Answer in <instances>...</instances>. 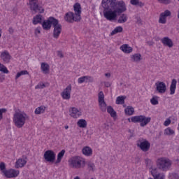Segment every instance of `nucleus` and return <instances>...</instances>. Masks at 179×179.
<instances>
[{"label": "nucleus", "instance_id": "7", "mask_svg": "<svg viewBox=\"0 0 179 179\" xmlns=\"http://www.w3.org/2000/svg\"><path fill=\"white\" fill-rule=\"evenodd\" d=\"M52 27H54L53 37L54 38H58V37H59V35L62 31V25L59 24V21H58V20H56Z\"/></svg>", "mask_w": 179, "mask_h": 179}, {"label": "nucleus", "instance_id": "15", "mask_svg": "<svg viewBox=\"0 0 179 179\" xmlns=\"http://www.w3.org/2000/svg\"><path fill=\"white\" fill-rule=\"evenodd\" d=\"M73 9L76 15V20H80L82 17L80 15L82 14V7L80 6V3H76L73 6Z\"/></svg>", "mask_w": 179, "mask_h": 179}, {"label": "nucleus", "instance_id": "21", "mask_svg": "<svg viewBox=\"0 0 179 179\" xmlns=\"http://www.w3.org/2000/svg\"><path fill=\"white\" fill-rule=\"evenodd\" d=\"M120 50L125 54H131L134 49L129 45L124 44L120 46Z\"/></svg>", "mask_w": 179, "mask_h": 179}, {"label": "nucleus", "instance_id": "52", "mask_svg": "<svg viewBox=\"0 0 179 179\" xmlns=\"http://www.w3.org/2000/svg\"><path fill=\"white\" fill-rule=\"evenodd\" d=\"M145 162L146 166H150V163H152V161L147 158L145 159Z\"/></svg>", "mask_w": 179, "mask_h": 179}, {"label": "nucleus", "instance_id": "5", "mask_svg": "<svg viewBox=\"0 0 179 179\" xmlns=\"http://www.w3.org/2000/svg\"><path fill=\"white\" fill-rule=\"evenodd\" d=\"M157 166L159 170L167 171L171 167V161L167 158H159L157 160Z\"/></svg>", "mask_w": 179, "mask_h": 179}, {"label": "nucleus", "instance_id": "55", "mask_svg": "<svg viewBox=\"0 0 179 179\" xmlns=\"http://www.w3.org/2000/svg\"><path fill=\"white\" fill-rule=\"evenodd\" d=\"M104 86L106 87H110V86H111V83H110V82H105L104 83Z\"/></svg>", "mask_w": 179, "mask_h": 179}, {"label": "nucleus", "instance_id": "13", "mask_svg": "<svg viewBox=\"0 0 179 179\" xmlns=\"http://www.w3.org/2000/svg\"><path fill=\"white\" fill-rule=\"evenodd\" d=\"M3 173L4 174L6 178H15L19 176V171H16L15 169H9L3 171Z\"/></svg>", "mask_w": 179, "mask_h": 179}, {"label": "nucleus", "instance_id": "61", "mask_svg": "<svg viewBox=\"0 0 179 179\" xmlns=\"http://www.w3.org/2000/svg\"><path fill=\"white\" fill-rule=\"evenodd\" d=\"M74 179H80V178L79 176H76L74 178Z\"/></svg>", "mask_w": 179, "mask_h": 179}, {"label": "nucleus", "instance_id": "34", "mask_svg": "<svg viewBox=\"0 0 179 179\" xmlns=\"http://www.w3.org/2000/svg\"><path fill=\"white\" fill-rule=\"evenodd\" d=\"M122 30H124L122 27H117L113 31H111L110 36H114V34H117V33H122Z\"/></svg>", "mask_w": 179, "mask_h": 179}, {"label": "nucleus", "instance_id": "9", "mask_svg": "<svg viewBox=\"0 0 179 179\" xmlns=\"http://www.w3.org/2000/svg\"><path fill=\"white\" fill-rule=\"evenodd\" d=\"M55 152H54V151L51 150L45 151L43 155L44 159L45 160V162H48V163H54V162H55Z\"/></svg>", "mask_w": 179, "mask_h": 179}, {"label": "nucleus", "instance_id": "63", "mask_svg": "<svg viewBox=\"0 0 179 179\" xmlns=\"http://www.w3.org/2000/svg\"><path fill=\"white\" fill-rule=\"evenodd\" d=\"M1 65H3V64H1L0 63V66H1Z\"/></svg>", "mask_w": 179, "mask_h": 179}, {"label": "nucleus", "instance_id": "42", "mask_svg": "<svg viewBox=\"0 0 179 179\" xmlns=\"http://www.w3.org/2000/svg\"><path fill=\"white\" fill-rule=\"evenodd\" d=\"M150 103L151 104H152V106H157V104H159V101L157 100V99L153 97L150 99Z\"/></svg>", "mask_w": 179, "mask_h": 179}, {"label": "nucleus", "instance_id": "36", "mask_svg": "<svg viewBox=\"0 0 179 179\" xmlns=\"http://www.w3.org/2000/svg\"><path fill=\"white\" fill-rule=\"evenodd\" d=\"M164 135L171 136L174 135L175 132L174 130H173L171 128L168 127L164 130Z\"/></svg>", "mask_w": 179, "mask_h": 179}, {"label": "nucleus", "instance_id": "53", "mask_svg": "<svg viewBox=\"0 0 179 179\" xmlns=\"http://www.w3.org/2000/svg\"><path fill=\"white\" fill-rule=\"evenodd\" d=\"M88 167L90 169V170H93L94 169V164H88Z\"/></svg>", "mask_w": 179, "mask_h": 179}, {"label": "nucleus", "instance_id": "20", "mask_svg": "<svg viewBox=\"0 0 179 179\" xmlns=\"http://www.w3.org/2000/svg\"><path fill=\"white\" fill-rule=\"evenodd\" d=\"M162 44H164V45H166V47H169V48H171V47H173V41H171V39H170L169 37H164L162 40H161Z\"/></svg>", "mask_w": 179, "mask_h": 179}, {"label": "nucleus", "instance_id": "51", "mask_svg": "<svg viewBox=\"0 0 179 179\" xmlns=\"http://www.w3.org/2000/svg\"><path fill=\"white\" fill-rule=\"evenodd\" d=\"M136 23H137L138 24H141V17H136Z\"/></svg>", "mask_w": 179, "mask_h": 179}, {"label": "nucleus", "instance_id": "24", "mask_svg": "<svg viewBox=\"0 0 179 179\" xmlns=\"http://www.w3.org/2000/svg\"><path fill=\"white\" fill-rule=\"evenodd\" d=\"M177 87V80L173 79L170 85V94L173 95L176 93V89Z\"/></svg>", "mask_w": 179, "mask_h": 179}, {"label": "nucleus", "instance_id": "47", "mask_svg": "<svg viewBox=\"0 0 179 179\" xmlns=\"http://www.w3.org/2000/svg\"><path fill=\"white\" fill-rule=\"evenodd\" d=\"M139 0H131L130 3L131 5H134V6H138Z\"/></svg>", "mask_w": 179, "mask_h": 179}, {"label": "nucleus", "instance_id": "18", "mask_svg": "<svg viewBox=\"0 0 179 179\" xmlns=\"http://www.w3.org/2000/svg\"><path fill=\"white\" fill-rule=\"evenodd\" d=\"M150 173L154 178H149L148 179H164V174L159 173L156 168L152 169Z\"/></svg>", "mask_w": 179, "mask_h": 179}, {"label": "nucleus", "instance_id": "64", "mask_svg": "<svg viewBox=\"0 0 179 179\" xmlns=\"http://www.w3.org/2000/svg\"><path fill=\"white\" fill-rule=\"evenodd\" d=\"M91 179H94V178H91Z\"/></svg>", "mask_w": 179, "mask_h": 179}, {"label": "nucleus", "instance_id": "2", "mask_svg": "<svg viewBox=\"0 0 179 179\" xmlns=\"http://www.w3.org/2000/svg\"><path fill=\"white\" fill-rule=\"evenodd\" d=\"M13 122L17 128H23L27 120V115L20 112H16L13 115Z\"/></svg>", "mask_w": 179, "mask_h": 179}, {"label": "nucleus", "instance_id": "50", "mask_svg": "<svg viewBox=\"0 0 179 179\" xmlns=\"http://www.w3.org/2000/svg\"><path fill=\"white\" fill-rule=\"evenodd\" d=\"M170 124H171V120L170 119H168L164 122V125H165V127H169Z\"/></svg>", "mask_w": 179, "mask_h": 179}, {"label": "nucleus", "instance_id": "41", "mask_svg": "<svg viewBox=\"0 0 179 179\" xmlns=\"http://www.w3.org/2000/svg\"><path fill=\"white\" fill-rule=\"evenodd\" d=\"M85 83H87V82H90V83H93L94 82V78H93V77L92 76H85Z\"/></svg>", "mask_w": 179, "mask_h": 179}, {"label": "nucleus", "instance_id": "16", "mask_svg": "<svg viewBox=\"0 0 179 179\" xmlns=\"http://www.w3.org/2000/svg\"><path fill=\"white\" fill-rule=\"evenodd\" d=\"M64 20L69 23H73V22H79L80 20H76V15L75 13L69 12L66 13Z\"/></svg>", "mask_w": 179, "mask_h": 179}, {"label": "nucleus", "instance_id": "12", "mask_svg": "<svg viewBox=\"0 0 179 179\" xmlns=\"http://www.w3.org/2000/svg\"><path fill=\"white\" fill-rule=\"evenodd\" d=\"M137 146L140 148L143 152H148L150 149V143L146 140L142 142L139 140L137 143Z\"/></svg>", "mask_w": 179, "mask_h": 179}, {"label": "nucleus", "instance_id": "37", "mask_svg": "<svg viewBox=\"0 0 179 179\" xmlns=\"http://www.w3.org/2000/svg\"><path fill=\"white\" fill-rule=\"evenodd\" d=\"M141 57H142V56L141 55V54H139V53H136V54H134V55L131 57V58H132V59H134V61L135 62H139V61L141 59Z\"/></svg>", "mask_w": 179, "mask_h": 179}, {"label": "nucleus", "instance_id": "54", "mask_svg": "<svg viewBox=\"0 0 179 179\" xmlns=\"http://www.w3.org/2000/svg\"><path fill=\"white\" fill-rule=\"evenodd\" d=\"M137 6H141V8H142V6H145V3H143L142 1H139V0H138Z\"/></svg>", "mask_w": 179, "mask_h": 179}, {"label": "nucleus", "instance_id": "23", "mask_svg": "<svg viewBox=\"0 0 179 179\" xmlns=\"http://www.w3.org/2000/svg\"><path fill=\"white\" fill-rule=\"evenodd\" d=\"M83 154L85 156H92L93 155V150L89 146H85L82 149Z\"/></svg>", "mask_w": 179, "mask_h": 179}, {"label": "nucleus", "instance_id": "17", "mask_svg": "<svg viewBox=\"0 0 179 179\" xmlns=\"http://www.w3.org/2000/svg\"><path fill=\"white\" fill-rule=\"evenodd\" d=\"M155 86L157 87V92L159 93H166L167 87L166 86V83L164 82L158 81L155 83Z\"/></svg>", "mask_w": 179, "mask_h": 179}, {"label": "nucleus", "instance_id": "31", "mask_svg": "<svg viewBox=\"0 0 179 179\" xmlns=\"http://www.w3.org/2000/svg\"><path fill=\"white\" fill-rule=\"evenodd\" d=\"M43 16L41 15H37L33 18V24H38V23H41Z\"/></svg>", "mask_w": 179, "mask_h": 179}, {"label": "nucleus", "instance_id": "44", "mask_svg": "<svg viewBox=\"0 0 179 179\" xmlns=\"http://www.w3.org/2000/svg\"><path fill=\"white\" fill-rule=\"evenodd\" d=\"M44 87H45V84L40 83L35 87V89H44Z\"/></svg>", "mask_w": 179, "mask_h": 179}, {"label": "nucleus", "instance_id": "60", "mask_svg": "<svg viewBox=\"0 0 179 179\" xmlns=\"http://www.w3.org/2000/svg\"><path fill=\"white\" fill-rule=\"evenodd\" d=\"M65 129H68L69 128V126L66 125L64 127Z\"/></svg>", "mask_w": 179, "mask_h": 179}, {"label": "nucleus", "instance_id": "56", "mask_svg": "<svg viewBox=\"0 0 179 179\" xmlns=\"http://www.w3.org/2000/svg\"><path fill=\"white\" fill-rule=\"evenodd\" d=\"M129 132L131 134L129 137V139H131V138H134V133L132 132V131L131 129L129 130Z\"/></svg>", "mask_w": 179, "mask_h": 179}, {"label": "nucleus", "instance_id": "19", "mask_svg": "<svg viewBox=\"0 0 179 179\" xmlns=\"http://www.w3.org/2000/svg\"><path fill=\"white\" fill-rule=\"evenodd\" d=\"M1 59H3V62H5L6 64H9L11 57L9 52L5 50L4 52H1Z\"/></svg>", "mask_w": 179, "mask_h": 179}, {"label": "nucleus", "instance_id": "14", "mask_svg": "<svg viewBox=\"0 0 179 179\" xmlns=\"http://www.w3.org/2000/svg\"><path fill=\"white\" fill-rule=\"evenodd\" d=\"M168 16H171V12L169 10H166L164 13L160 14L159 23H162V24H166V23H167Z\"/></svg>", "mask_w": 179, "mask_h": 179}, {"label": "nucleus", "instance_id": "11", "mask_svg": "<svg viewBox=\"0 0 179 179\" xmlns=\"http://www.w3.org/2000/svg\"><path fill=\"white\" fill-rule=\"evenodd\" d=\"M71 92H72V85H69L61 93L62 99L64 100H69L71 99Z\"/></svg>", "mask_w": 179, "mask_h": 179}, {"label": "nucleus", "instance_id": "35", "mask_svg": "<svg viewBox=\"0 0 179 179\" xmlns=\"http://www.w3.org/2000/svg\"><path fill=\"white\" fill-rule=\"evenodd\" d=\"M45 111V107L40 106L35 110V114H43Z\"/></svg>", "mask_w": 179, "mask_h": 179}, {"label": "nucleus", "instance_id": "49", "mask_svg": "<svg viewBox=\"0 0 179 179\" xmlns=\"http://www.w3.org/2000/svg\"><path fill=\"white\" fill-rule=\"evenodd\" d=\"M57 57L59 58H64V53L61 50L57 51Z\"/></svg>", "mask_w": 179, "mask_h": 179}, {"label": "nucleus", "instance_id": "33", "mask_svg": "<svg viewBox=\"0 0 179 179\" xmlns=\"http://www.w3.org/2000/svg\"><path fill=\"white\" fill-rule=\"evenodd\" d=\"M124 113L127 115H132V114H134V113H135V109L132 106H129L124 109Z\"/></svg>", "mask_w": 179, "mask_h": 179}, {"label": "nucleus", "instance_id": "38", "mask_svg": "<svg viewBox=\"0 0 179 179\" xmlns=\"http://www.w3.org/2000/svg\"><path fill=\"white\" fill-rule=\"evenodd\" d=\"M22 75H29V71L24 70L17 73L15 79H19Z\"/></svg>", "mask_w": 179, "mask_h": 179}, {"label": "nucleus", "instance_id": "6", "mask_svg": "<svg viewBox=\"0 0 179 179\" xmlns=\"http://www.w3.org/2000/svg\"><path fill=\"white\" fill-rule=\"evenodd\" d=\"M70 162L71 166L74 169H80V167L85 166V160L79 156L72 157Z\"/></svg>", "mask_w": 179, "mask_h": 179}, {"label": "nucleus", "instance_id": "8", "mask_svg": "<svg viewBox=\"0 0 179 179\" xmlns=\"http://www.w3.org/2000/svg\"><path fill=\"white\" fill-rule=\"evenodd\" d=\"M98 101L101 111L103 113L107 111V104L106 103V101H104V93L103 91L99 92L98 94Z\"/></svg>", "mask_w": 179, "mask_h": 179}, {"label": "nucleus", "instance_id": "4", "mask_svg": "<svg viewBox=\"0 0 179 179\" xmlns=\"http://www.w3.org/2000/svg\"><path fill=\"white\" fill-rule=\"evenodd\" d=\"M131 122H134V124L140 122V126L143 127H146V125H148V124H149V122L152 121V118L149 117H147L145 115H141L131 117Z\"/></svg>", "mask_w": 179, "mask_h": 179}, {"label": "nucleus", "instance_id": "46", "mask_svg": "<svg viewBox=\"0 0 179 179\" xmlns=\"http://www.w3.org/2000/svg\"><path fill=\"white\" fill-rule=\"evenodd\" d=\"M34 33H35V36H37V34H40V33H41V27H38L35 29Z\"/></svg>", "mask_w": 179, "mask_h": 179}, {"label": "nucleus", "instance_id": "26", "mask_svg": "<svg viewBox=\"0 0 179 179\" xmlns=\"http://www.w3.org/2000/svg\"><path fill=\"white\" fill-rule=\"evenodd\" d=\"M120 17L117 20V23H126L127 20H128V16L127 14H120Z\"/></svg>", "mask_w": 179, "mask_h": 179}, {"label": "nucleus", "instance_id": "3", "mask_svg": "<svg viewBox=\"0 0 179 179\" xmlns=\"http://www.w3.org/2000/svg\"><path fill=\"white\" fill-rule=\"evenodd\" d=\"M27 5L33 13H44V8L40 6L38 0H29Z\"/></svg>", "mask_w": 179, "mask_h": 179}, {"label": "nucleus", "instance_id": "25", "mask_svg": "<svg viewBox=\"0 0 179 179\" xmlns=\"http://www.w3.org/2000/svg\"><path fill=\"white\" fill-rule=\"evenodd\" d=\"M27 162L24 159H19L15 163V169H20V167H24Z\"/></svg>", "mask_w": 179, "mask_h": 179}, {"label": "nucleus", "instance_id": "40", "mask_svg": "<svg viewBox=\"0 0 179 179\" xmlns=\"http://www.w3.org/2000/svg\"><path fill=\"white\" fill-rule=\"evenodd\" d=\"M159 3L163 5H170L171 3V0H157Z\"/></svg>", "mask_w": 179, "mask_h": 179}, {"label": "nucleus", "instance_id": "57", "mask_svg": "<svg viewBox=\"0 0 179 179\" xmlns=\"http://www.w3.org/2000/svg\"><path fill=\"white\" fill-rule=\"evenodd\" d=\"M172 177H173V178H176V179H178L179 178L178 174H177V173H173L172 175Z\"/></svg>", "mask_w": 179, "mask_h": 179}, {"label": "nucleus", "instance_id": "39", "mask_svg": "<svg viewBox=\"0 0 179 179\" xmlns=\"http://www.w3.org/2000/svg\"><path fill=\"white\" fill-rule=\"evenodd\" d=\"M0 72H3V73H9V71L3 64L0 66Z\"/></svg>", "mask_w": 179, "mask_h": 179}, {"label": "nucleus", "instance_id": "29", "mask_svg": "<svg viewBox=\"0 0 179 179\" xmlns=\"http://www.w3.org/2000/svg\"><path fill=\"white\" fill-rule=\"evenodd\" d=\"M41 68L43 73H48L50 72V66L47 63H42Z\"/></svg>", "mask_w": 179, "mask_h": 179}, {"label": "nucleus", "instance_id": "58", "mask_svg": "<svg viewBox=\"0 0 179 179\" xmlns=\"http://www.w3.org/2000/svg\"><path fill=\"white\" fill-rule=\"evenodd\" d=\"M8 31L10 34H12V33H13L14 30H13V28L12 27H10L9 29H8Z\"/></svg>", "mask_w": 179, "mask_h": 179}, {"label": "nucleus", "instance_id": "1", "mask_svg": "<svg viewBox=\"0 0 179 179\" xmlns=\"http://www.w3.org/2000/svg\"><path fill=\"white\" fill-rule=\"evenodd\" d=\"M103 16L106 20L113 22L118 15L127 12V4L124 0H102Z\"/></svg>", "mask_w": 179, "mask_h": 179}, {"label": "nucleus", "instance_id": "59", "mask_svg": "<svg viewBox=\"0 0 179 179\" xmlns=\"http://www.w3.org/2000/svg\"><path fill=\"white\" fill-rule=\"evenodd\" d=\"M105 76H106V78H110V77L111 76V73H105Z\"/></svg>", "mask_w": 179, "mask_h": 179}, {"label": "nucleus", "instance_id": "27", "mask_svg": "<svg viewBox=\"0 0 179 179\" xmlns=\"http://www.w3.org/2000/svg\"><path fill=\"white\" fill-rule=\"evenodd\" d=\"M107 113H108V114H110V117H112V118H115V117H117V112H115V110H114V108H112L111 106H108L107 107Z\"/></svg>", "mask_w": 179, "mask_h": 179}, {"label": "nucleus", "instance_id": "43", "mask_svg": "<svg viewBox=\"0 0 179 179\" xmlns=\"http://www.w3.org/2000/svg\"><path fill=\"white\" fill-rule=\"evenodd\" d=\"M6 166L5 165V163L1 162L0 163V170H1V171H2V173H3V171H6Z\"/></svg>", "mask_w": 179, "mask_h": 179}, {"label": "nucleus", "instance_id": "62", "mask_svg": "<svg viewBox=\"0 0 179 179\" xmlns=\"http://www.w3.org/2000/svg\"><path fill=\"white\" fill-rule=\"evenodd\" d=\"M128 120H129V122H131V119L129 118Z\"/></svg>", "mask_w": 179, "mask_h": 179}, {"label": "nucleus", "instance_id": "30", "mask_svg": "<svg viewBox=\"0 0 179 179\" xmlns=\"http://www.w3.org/2000/svg\"><path fill=\"white\" fill-rule=\"evenodd\" d=\"M77 125L80 128H86L87 127V122L85 119H81L78 121Z\"/></svg>", "mask_w": 179, "mask_h": 179}, {"label": "nucleus", "instance_id": "22", "mask_svg": "<svg viewBox=\"0 0 179 179\" xmlns=\"http://www.w3.org/2000/svg\"><path fill=\"white\" fill-rule=\"evenodd\" d=\"M70 115L73 117V118H78V117L82 115V112L79 111L76 108H72Z\"/></svg>", "mask_w": 179, "mask_h": 179}, {"label": "nucleus", "instance_id": "45", "mask_svg": "<svg viewBox=\"0 0 179 179\" xmlns=\"http://www.w3.org/2000/svg\"><path fill=\"white\" fill-rule=\"evenodd\" d=\"M78 82V83H83L84 82H86V76L79 78Z\"/></svg>", "mask_w": 179, "mask_h": 179}, {"label": "nucleus", "instance_id": "32", "mask_svg": "<svg viewBox=\"0 0 179 179\" xmlns=\"http://www.w3.org/2000/svg\"><path fill=\"white\" fill-rule=\"evenodd\" d=\"M125 99H127L125 96H117L116 99V104H124Z\"/></svg>", "mask_w": 179, "mask_h": 179}, {"label": "nucleus", "instance_id": "28", "mask_svg": "<svg viewBox=\"0 0 179 179\" xmlns=\"http://www.w3.org/2000/svg\"><path fill=\"white\" fill-rule=\"evenodd\" d=\"M65 155V150H62L61 152H59L57 155V158L55 162V164H58V163H61V161L62 160V157H64Z\"/></svg>", "mask_w": 179, "mask_h": 179}, {"label": "nucleus", "instance_id": "48", "mask_svg": "<svg viewBox=\"0 0 179 179\" xmlns=\"http://www.w3.org/2000/svg\"><path fill=\"white\" fill-rule=\"evenodd\" d=\"M3 113H6V109H5V108L0 109V120H2V118H3L2 115H3Z\"/></svg>", "mask_w": 179, "mask_h": 179}, {"label": "nucleus", "instance_id": "10", "mask_svg": "<svg viewBox=\"0 0 179 179\" xmlns=\"http://www.w3.org/2000/svg\"><path fill=\"white\" fill-rule=\"evenodd\" d=\"M55 19L54 17H50L47 20H45L42 23V27L44 30H50L52 26H53L54 23H55Z\"/></svg>", "mask_w": 179, "mask_h": 179}]
</instances>
